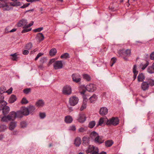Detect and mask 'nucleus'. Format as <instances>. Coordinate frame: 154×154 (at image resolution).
Masks as SVG:
<instances>
[{"label":"nucleus","mask_w":154,"mask_h":154,"mask_svg":"<svg viewBox=\"0 0 154 154\" xmlns=\"http://www.w3.org/2000/svg\"><path fill=\"white\" fill-rule=\"evenodd\" d=\"M90 137L96 143L101 144L103 143V140L101 136H100L96 132L93 131L90 134Z\"/></svg>","instance_id":"nucleus-1"},{"label":"nucleus","mask_w":154,"mask_h":154,"mask_svg":"<svg viewBox=\"0 0 154 154\" xmlns=\"http://www.w3.org/2000/svg\"><path fill=\"white\" fill-rule=\"evenodd\" d=\"M27 22L26 20L22 19L18 22L17 23V26L18 27L23 26V28H28L32 26L33 24V22L27 24Z\"/></svg>","instance_id":"nucleus-2"},{"label":"nucleus","mask_w":154,"mask_h":154,"mask_svg":"<svg viewBox=\"0 0 154 154\" xmlns=\"http://www.w3.org/2000/svg\"><path fill=\"white\" fill-rule=\"evenodd\" d=\"M119 123V120L117 117H113L109 120H107L106 124L107 125H112L114 126L117 125Z\"/></svg>","instance_id":"nucleus-3"},{"label":"nucleus","mask_w":154,"mask_h":154,"mask_svg":"<svg viewBox=\"0 0 154 154\" xmlns=\"http://www.w3.org/2000/svg\"><path fill=\"white\" fill-rule=\"evenodd\" d=\"M78 98L76 96H73L69 98V103L71 106H74L78 103Z\"/></svg>","instance_id":"nucleus-4"},{"label":"nucleus","mask_w":154,"mask_h":154,"mask_svg":"<svg viewBox=\"0 0 154 154\" xmlns=\"http://www.w3.org/2000/svg\"><path fill=\"white\" fill-rule=\"evenodd\" d=\"M63 93L65 95H68L71 94L72 89L71 87L68 85L64 86L63 88Z\"/></svg>","instance_id":"nucleus-5"},{"label":"nucleus","mask_w":154,"mask_h":154,"mask_svg":"<svg viewBox=\"0 0 154 154\" xmlns=\"http://www.w3.org/2000/svg\"><path fill=\"white\" fill-rule=\"evenodd\" d=\"M53 66L54 69L56 70L62 69L63 66L62 61L59 60L55 61L54 63Z\"/></svg>","instance_id":"nucleus-6"},{"label":"nucleus","mask_w":154,"mask_h":154,"mask_svg":"<svg viewBox=\"0 0 154 154\" xmlns=\"http://www.w3.org/2000/svg\"><path fill=\"white\" fill-rule=\"evenodd\" d=\"M72 80L74 82L79 83L80 82L81 80V76L78 73L73 74H72Z\"/></svg>","instance_id":"nucleus-7"},{"label":"nucleus","mask_w":154,"mask_h":154,"mask_svg":"<svg viewBox=\"0 0 154 154\" xmlns=\"http://www.w3.org/2000/svg\"><path fill=\"white\" fill-rule=\"evenodd\" d=\"M10 3H8L7 0H2L0 1V8H3L5 7H6V10H9L10 8L8 6L9 4L10 5Z\"/></svg>","instance_id":"nucleus-8"},{"label":"nucleus","mask_w":154,"mask_h":154,"mask_svg":"<svg viewBox=\"0 0 154 154\" xmlns=\"http://www.w3.org/2000/svg\"><path fill=\"white\" fill-rule=\"evenodd\" d=\"M85 115L83 113H80L78 115L77 120L80 123H83L86 120Z\"/></svg>","instance_id":"nucleus-9"},{"label":"nucleus","mask_w":154,"mask_h":154,"mask_svg":"<svg viewBox=\"0 0 154 154\" xmlns=\"http://www.w3.org/2000/svg\"><path fill=\"white\" fill-rule=\"evenodd\" d=\"M86 89L90 92H93L96 89V86L91 84H89L86 87Z\"/></svg>","instance_id":"nucleus-10"},{"label":"nucleus","mask_w":154,"mask_h":154,"mask_svg":"<svg viewBox=\"0 0 154 154\" xmlns=\"http://www.w3.org/2000/svg\"><path fill=\"white\" fill-rule=\"evenodd\" d=\"M119 52L122 54V55L126 57L130 56L131 54V51L130 49H127L126 50L122 49Z\"/></svg>","instance_id":"nucleus-11"},{"label":"nucleus","mask_w":154,"mask_h":154,"mask_svg":"<svg viewBox=\"0 0 154 154\" xmlns=\"http://www.w3.org/2000/svg\"><path fill=\"white\" fill-rule=\"evenodd\" d=\"M90 138L88 136H84L82 139V144L84 146H87L90 143Z\"/></svg>","instance_id":"nucleus-12"},{"label":"nucleus","mask_w":154,"mask_h":154,"mask_svg":"<svg viewBox=\"0 0 154 154\" xmlns=\"http://www.w3.org/2000/svg\"><path fill=\"white\" fill-rule=\"evenodd\" d=\"M108 109L106 107H101L99 111V113L101 116H104L107 114Z\"/></svg>","instance_id":"nucleus-13"},{"label":"nucleus","mask_w":154,"mask_h":154,"mask_svg":"<svg viewBox=\"0 0 154 154\" xmlns=\"http://www.w3.org/2000/svg\"><path fill=\"white\" fill-rule=\"evenodd\" d=\"M94 150H95V151L97 150L96 148H95L93 145H90L87 149L86 152L87 154H88L92 152H93Z\"/></svg>","instance_id":"nucleus-14"},{"label":"nucleus","mask_w":154,"mask_h":154,"mask_svg":"<svg viewBox=\"0 0 154 154\" xmlns=\"http://www.w3.org/2000/svg\"><path fill=\"white\" fill-rule=\"evenodd\" d=\"M12 2L10 3V5L11 6H18L21 5L20 2L18 1V0H11Z\"/></svg>","instance_id":"nucleus-15"},{"label":"nucleus","mask_w":154,"mask_h":154,"mask_svg":"<svg viewBox=\"0 0 154 154\" xmlns=\"http://www.w3.org/2000/svg\"><path fill=\"white\" fill-rule=\"evenodd\" d=\"M149 86L146 81L143 82L141 84V87L143 91H145L148 88Z\"/></svg>","instance_id":"nucleus-16"},{"label":"nucleus","mask_w":154,"mask_h":154,"mask_svg":"<svg viewBox=\"0 0 154 154\" xmlns=\"http://www.w3.org/2000/svg\"><path fill=\"white\" fill-rule=\"evenodd\" d=\"M2 113L4 115H5L8 114L10 110V108L8 106H5L4 108L2 109Z\"/></svg>","instance_id":"nucleus-17"},{"label":"nucleus","mask_w":154,"mask_h":154,"mask_svg":"<svg viewBox=\"0 0 154 154\" xmlns=\"http://www.w3.org/2000/svg\"><path fill=\"white\" fill-rule=\"evenodd\" d=\"M147 71L150 74H152L154 73V62L152 63L151 66L148 67L147 69Z\"/></svg>","instance_id":"nucleus-18"},{"label":"nucleus","mask_w":154,"mask_h":154,"mask_svg":"<svg viewBox=\"0 0 154 154\" xmlns=\"http://www.w3.org/2000/svg\"><path fill=\"white\" fill-rule=\"evenodd\" d=\"M17 125L16 123L15 122H11L9 125V128L10 130L12 131L16 127Z\"/></svg>","instance_id":"nucleus-19"},{"label":"nucleus","mask_w":154,"mask_h":154,"mask_svg":"<svg viewBox=\"0 0 154 154\" xmlns=\"http://www.w3.org/2000/svg\"><path fill=\"white\" fill-rule=\"evenodd\" d=\"M72 118L69 116H66L65 118V121L67 123H71L72 122Z\"/></svg>","instance_id":"nucleus-20"},{"label":"nucleus","mask_w":154,"mask_h":154,"mask_svg":"<svg viewBox=\"0 0 154 154\" xmlns=\"http://www.w3.org/2000/svg\"><path fill=\"white\" fill-rule=\"evenodd\" d=\"M44 104V103L43 100H38L35 103L36 106L38 107L43 106Z\"/></svg>","instance_id":"nucleus-21"},{"label":"nucleus","mask_w":154,"mask_h":154,"mask_svg":"<svg viewBox=\"0 0 154 154\" xmlns=\"http://www.w3.org/2000/svg\"><path fill=\"white\" fill-rule=\"evenodd\" d=\"M16 96L14 95H12L9 98L8 101L10 103H13L16 100Z\"/></svg>","instance_id":"nucleus-22"},{"label":"nucleus","mask_w":154,"mask_h":154,"mask_svg":"<svg viewBox=\"0 0 154 154\" xmlns=\"http://www.w3.org/2000/svg\"><path fill=\"white\" fill-rule=\"evenodd\" d=\"M137 66L136 65H134V67L133 69V72L134 74V80L137 77V75L138 73V71H137Z\"/></svg>","instance_id":"nucleus-23"},{"label":"nucleus","mask_w":154,"mask_h":154,"mask_svg":"<svg viewBox=\"0 0 154 154\" xmlns=\"http://www.w3.org/2000/svg\"><path fill=\"white\" fill-rule=\"evenodd\" d=\"M113 143V141L111 140H108L105 141V145L107 147L111 146Z\"/></svg>","instance_id":"nucleus-24"},{"label":"nucleus","mask_w":154,"mask_h":154,"mask_svg":"<svg viewBox=\"0 0 154 154\" xmlns=\"http://www.w3.org/2000/svg\"><path fill=\"white\" fill-rule=\"evenodd\" d=\"M37 37L39 41H42L44 38L43 35L41 33H39L37 35Z\"/></svg>","instance_id":"nucleus-25"},{"label":"nucleus","mask_w":154,"mask_h":154,"mask_svg":"<svg viewBox=\"0 0 154 154\" xmlns=\"http://www.w3.org/2000/svg\"><path fill=\"white\" fill-rule=\"evenodd\" d=\"M138 80L139 82H142L145 79V77L142 73L139 74L137 77Z\"/></svg>","instance_id":"nucleus-26"},{"label":"nucleus","mask_w":154,"mask_h":154,"mask_svg":"<svg viewBox=\"0 0 154 154\" xmlns=\"http://www.w3.org/2000/svg\"><path fill=\"white\" fill-rule=\"evenodd\" d=\"M74 143L76 146H79L81 143V139L79 137H77L76 138L75 140Z\"/></svg>","instance_id":"nucleus-27"},{"label":"nucleus","mask_w":154,"mask_h":154,"mask_svg":"<svg viewBox=\"0 0 154 154\" xmlns=\"http://www.w3.org/2000/svg\"><path fill=\"white\" fill-rule=\"evenodd\" d=\"M82 76L83 78L87 81H89L91 79L90 76L87 74H83Z\"/></svg>","instance_id":"nucleus-28"},{"label":"nucleus","mask_w":154,"mask_h":154,"mask_svg":"<svg viewBox=\"0 0 154 154\" xmlns=\"http://www.w3.org/2000/svg\"><path fill=\"white\" fill-rule=\"evenodd\" d=\"M57 53V50L55 48L51 49L49 51V54L51 56H54Z\"/></svg>","instance_id":"nucleus-29"},{"label":"nucleus","mask_w":154,"mask_h":154,"mask_svg":"<svg viewBox=\"0 0 154 154\" xmlns=\"http://www.w3.org/2000/svg\"><path fill=\"white\" fill-rule=\"evenodd\" d=\"M97 99V96L95 94H93L89 98L90 101L91 103H94Z\"/></svg>","instance_id":"nucleus-30"},{"label":"nucleus","mask_w":154,"mask_h":154,"mask_svg":"<svg viewBox=\"0 0 154 154\" xmlns=\"http://www.w3.org/2000/svg\"><path fill=\"white\" fill-rule=\"evenodd\" d=\"M22 111L23 116H27L29 113L28 108H23Z\"/></svg>","instance_id":"nucleus-31"},{"label":"nucleus","mask_w":154,"mask_h":154,"mask_svg":"<svg viewBox=\"0 0 154 154\" xmlns=\"http://www.w3.org/2000/svg\"><path fill=\"white\" fill-rule=\"evenodd\" d=\"M7 129V126L4 124L0 125V132H4Z\"/></svg>","instance_id":"nucleus-32"},{"label":"nucleus","mask_w":154,"mask_h":154,"mask_svg":"<svg viewBox=\"0 0 154 154\" xmlns=\"http://www.w3.org/2000/svg\"><path fill=\"white\" fill-rule=\"evenodd\" d=\"M146 82L148 84L149 86H152L154 85V80L150 79H148L146 80Z\"/></svg>","instance_id":"nucleus-33"},{"label":"nucleus","mask_w":154,"mask_h":154,"mask_svg":"<svg viewBox=\"0 0 154 154\" xmlns=\"http://www.w3.org/2000/svg\"><path fill=\"white\" fill-rule=\"evenodd\" d=\"M28 108L29 113L30 114H32L35 109V107L33 106H30L28 107Z\"/></svg>","instance_id":"nucleus-34"},{"label":"nucleus","mask_w":154,"mask_h":154,"mask_svg":"<svg viewBox=\"0 0 154 154\" xmlns=\"http://www.w3.org/2000/svg\"><path fill=\"white\" fill-rule=\"evenodd\" d=\"M7 104L6 102L5 101L0 102V109H1V110H2V109L5 107V106H7Z\"/></svg>","instance_id":"nucleus-35"},{"label":"nucleus","mask_w":154,"mask_h":154,"mask_svg":"<svg viewBox=\"0 0 154 154\" xmlns=\"http://www.w3.org/2000/svg\"><path fill=\"white\" fill-rule=\"evenodd\" d=\"M9 114L10 115V116L12 120H14L16 117V112H11Z\"/></svg>","instance_id":"nucleus-36"},{"label":"nucleus","mask_w":154,"mask_h":154,"mask_svg":"<svg viewBox=\"0 0 154 154\" xmlns=\"http://www.w3.org/2000/svg\"><path fill=\"white\" fill-rule=\"evenodd\" d=\"M16 117L21 118L23 116L22 111H17L16 112Z\"/></svg>","instance_id":"nucleus-37"},{"label":"nucleus","mask_w":154,"mask_h":154,"mask_svg":"<svg viewBox=\"0 0 154 154\" xmlns=\"http://www.w3.org/2000/svg\"><path fill=\"white\" fill-rule=\"evenodd\" d=\"M96 122L94 121H92L90 122L89 124L88 127L91 128H93L95 125Z\"/></svg>","instance_id":"nucleus-38"},{"label":"nucleus","mask_w":154,"mask_h":154,"mask_svg":"<svg viewBox=\"0 0 154 154\" xmlns=\"http://www.w3.org/2000/svg\"><path fill=\"white\" fill-rule=\"evenodd\" d=\"M32 47V45L31 43H27L25 46V49L28 50H30Z\"/></svg>","instance_id":"nucleus-39"},{"label":"nucleus","mask_w":154,"mask_h":154,"mask_svg":"<svg viewBox=\"0 0 154 154\" xmlns=\"http://www.w3.org/2000/svg\"><path fill=\"white\" fill-rule=\"evenodd\" d=\"M69 54L67 53H65L64 54H62L60 57L62 59H66L68 57H69Z\"/></svg>","instance_id":"nucleus-40"},{"label":"nucleus","mask_w":154,"mask_h":154,"mask_svg":"<svg viewBox=\"0 0 154 154\" xmlns=\"http://www.w3.org/2000/svg\"><path fill=\"white\" fill-rule=\"evenodd\" d=\"M11 56L12 57L11 59L13 60H16L17 59L16 53L14 54H11Z\"/></svg>","instance_id":"nucleus-41"},{"label":"nucleus","mask_w":154,"mask_h":154,"mask_svg":"<svg viewBox=\"0 0 154 154\" xmlns=\"http://www.w3.org/2000/svg\"><path fill=\"white\" fill-rule=\"evenodd\" d=\"M104 121V119L103 118H101L99 121L98 124L97 125V126L98 125L101 126L103 124Z\"/></svg>","instance_id":"nucleus-42"},{"label":"nucleus","mask_w":154,"mask_h":154,"mask_svg":"<svg viewBox=\"0 0 154 154\" xmlns=\"http://www.w3.org/2000/svg\"><path fill=\"white\" fill-rule=\"evenodd\" d=\"M1 121L3 122H8L6 116L4 115V116H3L1 119Z\"/></svg>","instance_id":"nucleus-43"},{"label":"nucleus","mask_w":154,"mask_h":154,"mask_svg":"<svg viewBox=\"0 0 154 154\" xmlns=\"http://www.w3.org/2000/svg\"><path fill=\"white\" fill-rule=\"evenodd\" d=\"M21 102L22 104H27L28 103V101L25 97L22 98Z\"/></svg>","instance_id":"nucleus-44"},{"label":"nucleus","mask_w":154,"mask_h":154,"mask_svg":"<svg viewBox=\"0 0 154 154\" xmlns=\"http://www.w3.org/2000/svg\"><path fill=\"white\" fill-rule=\"evenodd\" d=\"M20 125L22 128H24L27 126V124L26 122L23 121L20 123Z\"/></svg>","instance_id":"nucleus-45"},{"label":"nucleus","mask_w":154,"mask_h":154,"mask_svg":"<svg viewBox=\"0 0 154 154\" xmlns=\"http://www.w3.org/2000/svg\"><path fill=\"white\" fill-rule=\"evenodd\" d=\"M5 88L4 86H2L0 87V94H2L3 93L5 92Z\"/></svg>","instance_id":"nucleus-46"},{"label":"nucleus","mask_w":154,"mask_h":154,"mask_svg":"<svg viewBox=\"0 0 154 154\" xmlns=\"http://www.w3.org/2000/svg\"><path fill=\"white\" fill-rule=\"evenodd\" d=\"M30 88H26L23 90V92L25 94H27L30 92Z\"/></svg>","instance_id":"nucleus-47"},{"label":"nucleus","mask_w":154,"mask_h":154,"mask_svg":"<svg viewBox=\"0 0 154 154\" xmlns=\"http://www.w3.org/2000/svg\"><path fill=\"white\" fill-rule=\"evenodd\" d=\"M25 29H23L22 31V33H25L28 32L29 31H30L31 30V28L27 29L28 28H25Z\"/></svg>","instance_id":"nucleus-48"},{"label":"nucleus","mask_w":154,"mask_h":154,"mask_svg":"<svg viewBox=\"0 0 154 154\" xmlns=\"http://www.w3.org/2000/svg\"><path fill=\"white\" fill-rule=\"evenodd\" d=\"M42 27H39L37 29H35L33 30L35 32H39L43 29Z\"/></svg>","instance_id":"nucleus-49"},{"label":"nucleus","mask_w":154,"mask_h":154,"mask_svg":"<svg viewBox=\"0 0 154 154\" xmlns=\"http://www.w3.org/2000/svg\"><path fill=\"white\" fill-rule=\"evenodd\" d=\"M86 129L85 128L83 127H81L78 130V132H84L86 131Z\"/></svg>","instance_id":"nucleus-50"},{"label":"nucleus","mask_w":154,"mask_h":154,"mask_svg":"<svg viewBox=\"0 0 154 154\" xmlns=\"http://www.w3.org/2000/svg\"><path fill=\"white\" fill-rule=\"evenodd\" d=\"M86 107V104L85 103H83L82 104L80 108L81 111L83 110L84 109H85Z\"/></svg>","instance_id":"nucleus-51"},{"label":"nucleus","mask_w":154,"mask_h":154,"mask_svg":"<svg viewBox=\"0 0 154 154\" xmlns=\"http://www.w3.org/2000/svg\"><path fill=\"white\" fill-rule=\"evenodd\" d=\"M39 115L40 118L42 119L44 118L46 116L44 112L40 113Z\"/></svg>","instance_id":"nucleus-52"},{"label":"nucleus","mask_w":154,"mask_h":154,"mask_svg":"<svg viewBox=\"0 0 154 154\" xmlns=\"http://www.w3.org/2000/svg\"><path fill=\"white\" fill-rule=\"evenodd\" d=\"M149 64V62L148 61H146V63L143 65L142 67L141 68L143 70L144 69L148 66Z\"/></svg>","instance_id":"nucleus-53"},{"label":"nucleus","mask_w":154,"mask_h":154,"mask_svg":"<svg viewBox=\"0 0 154 154\" xmlns=\"http://www.w3.org/2000/svg\"><path fill=\"white\" fill-rule=\"evenodd\" d=\"M43 55V53H39L36 56V57H35V60H37L42 55Z\"/></svg>","instance_id":"nucleus-54"},{"label":"nucleus","mask_w":154,"mask_h":154,"mask_svg":"<svg viewBox=\"0 0 154 154\" xmlns=\"http://www.w3.org/2000/svg\"><path fill=\"white\" fill-rule=\"evenodd\" d=\"M150 59L151 60H154V52H152L150 55Z\"/></svg>","instance_id":"nucleus-55"},{"label":"nucleus","mask_w":154,"mask_h":154,"mask_svg":"<svg viewBox=\"0 0 154 154\" xmlns=\"http://www.w3.org/2000/svg\"><path fill=\"white\" fill-rule=\"evenodd\" d=\"M4 97L2 94H0V102L3 101L4 100Z\"/></svg>","instance_id":"nucleus-56"},{"label":"nucleus","mask_w":154,"mask_h":154,"mask_svg":"<svg viewBox=\"0 0 154 154\" xmlns=\"http://www.w3.org/2000/svg\"><path fill=\"white\" fill-rule=\"evenodd\" d=\"M69 129L73 131H75L76 130L75 127L74 125H72L70 127Z\"/></svg>","instance_id":"nucleus-57"},{"label":"nucleus","mask_w":154,"mask_h":154,"mask_svg":"<svg viewBox=\"0 0 154 154\" xmlns=\"http://www.w3.org/2000/svg\"><path fill=\"white\" fill-rule=\"evenodd\" d=\"M30 5V3H27L26 4H24L23 6L21 7V8H24L26 7H27L29 5Z\"/></svg>","instance_id":"nucleus-58"},{"label":"nucleus","mask_w":154,"mask_h":154,"mask_svg":"<svg viewBox=\"0 0 154 154\" xmlns=\"http://www.w3.org/2000/svg\"><path fill=\"white\" fill-rule=\"evenodd\" d=\"M29 53V51L28 50H24L23 52V54L24 55H27Z\"/></svg>","instance_id":"nucleus-59"},{"label":"nucleus","mask_w":154,"mask_h":154,"mask_svg":"<svg viewBox=\"0 0 154 154\" xmlns=\"http://www.w3.org/2000/svg\"><path fill=\"white\" fill-rule=\"evenodd\" d=\"M6 117L8 121L12 120L11 118V117L10 115L9 114L7 116H6Z\"/></svg>","instance_id":"nucleus-60"},{"label":"nucleus","mask_w":154,"mask_h":154,"mask_svg":"<svg viewBox=\"0 0 154 154\" xmlns=\"http://www.w3.org/2000/svg\"><path fill=\"white\" fill-rule=\"evenodd\" d=\"M12 88H11L6 92L9 94H11L12 92Z\"/></svg>","instance_id":"nucleus-61"},{"label":"nucleus","mask_w":154,"mask_h":154,"mask_svg":"<svg viewBox=\"0 0 154 154\" xmlns=\"http://www.w3.org/2000/svg\"><path fill=\"white\" fill-rule=\"evenodd\" d=\"M45 60V58L44 57H42L40 60V62L42 63H44Z\"/></svg>","instance_id":"nucleus-62"},{"label":"nucleus","mask_w":154,"mask_h":154,"mask_svg":"<svg viewBox=\"0 0 154 154\" xmlns=\"http://www.w3.org/2000/svg\"><path fill=\"white\" fill-rule=\"evenodd\" d=\"M116 59L115 57H113L111 59V61L112 63H115L116 62Z\"/></svg>","instance_id":"nucleus-63"},{"label":"nucleus","mask_w":154,"mask_h":154,"mask_svg":"<svg viewBox=\"0 0 154 154\" xmlns=\"http://www.w3.org/2000/svg\"><path fill=\"white\" fill-rule=\"evenodd\" d=\"M85 91H86L85 90H82V91L80 92V93L82 95H85Z\"/></svg>","instance_id":"nucleus-64"}]
</instances>
